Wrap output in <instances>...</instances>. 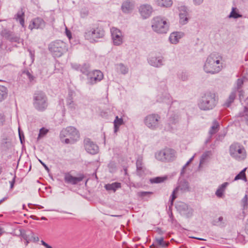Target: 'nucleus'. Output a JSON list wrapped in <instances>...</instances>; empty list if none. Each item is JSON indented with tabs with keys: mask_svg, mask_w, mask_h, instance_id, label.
<instances>
[{
	"mask_svg": "<svg viewBox=\"0 0 248 248\" xmlns=\"http://www.w3.org/2000/svg\"><path fill=\"white\" fill-rule=\"evenodd\" d=\"M239 116L241 117V121L248 125V106L244 107L243 111L239 113Z\"/></svg>",
	"mask_w": 248,
	"mask_h": 248,
	"instance_id": "obj_26",
	"label": "nucleus"
},
{
	"mask_svg": "<svg viewBox=\"0 0 248 248\" xmlns=\"http://www.w3.org/2000/svg\"><path fill=\"white\" fill-rule=\"evenodd\" d=\"M246 169H244L239 174H238L234 178V180L236 181L239 179L244 180L247 181L246 177L245 171Z\"/></svg>",
	"mask_w": 248,
	"mask_h": 248,
	"instance_id": "obj_36",
	"label": "nucleus"
},
{
	"mask_svg": "<svg viewBox=\"0 0 248 248\" xmlns=\"http://www.w3.org/2000/svg\"><path fill=\"white\" fill-rule=\"evenodd\" d=\"M222 58L217 53H212L207 59V62H220Z\"/></svg>",
	"mask_w": 248,
	"mask_h": 248,
	"instance_id": "obj_30",
	"label": "nucleus"
},
{
	"mask_svg": "<svg viewBox=\"0 0 248 248\" xmlns=\"http://www.w3.org/2000/svg\"><path fill=\"white\" fill-rule=\"evenodd\" d=\"M29 50V52H30V54L31 57V61H32V62H33V61H34V58H33V57H34V52H32V51H31V50Z\"/></svg>",
	"mask_w": 248,
	"mask_h": 248,
	"instance_id": "obj_53",
	"label": "nucleus"
},
{
	"mask_svg": "<svg viewBox=\"0 0 248 248\" xmlns=\"http://www.w3.org/2000/svg\"><path fill=\"white\" fill-rule=\"evenodd\" d=\"M160 117L157 114H151L145 117L144 120L145 124L152 129H156L159 125Z\"/></svg>",
	"mask_w": 248,
	"mask_h": 248,
	"instance_id": "obj_9",
	"label": "nucleus"
},
{
	"mask_svg": "<svg viewBox=\"0 0 248 248\" xmlns=\"http://www.w3.org/2000/svg\"><path fill=\"white\" fill-rule=\"evenodd\" d=\"M181 78L183 80H186L187 79V77L185 76V74H184V77H183V76H182Z\"/></svg>",
	"mask_w": 248,
	"mask_h": 248,
	"instance_id": "obj_59",
	"label": "nucleus"
},
{
	"mask_svg": "<svg viewBox=\"0 0 248 248\" xmlns=\"http://www.w3.org/2000/svg\"><path fill=\"white\" fill-rule=\"evenodd\" d=\"M180 22L181 24L184 25L186 24L188 21V14L184 15L183 14H179Z\"/></svg>",
	"mask_w": 248,
	"mask_h": 248,
	"instance_id": "obj_37",
	"label": "nucleus"
},
{
	"mask_svg": "<svg viewBox=\"0 0 248 248\" xmlns=\"http://www.w3.org/2000/svg\"><path fill=\"white\" fill-rule=\"evenodd\" d=\"M73 93L71 92L68 93V95L66 98V106L72 112L75 111L78 108V106L76 103L73 100Z\"/></svg>",
	"mask_w": 248,
	"mask_h": 248,
	"instance_id": "obj_19",
	"label": "nucleus"
},
{
	"mask_svg": "<svg viewBox=\"0 0 248 248\" xmlns=\"http://www.w3.org/2000/svg\"><path fill=\"white\" fill-rule=\"evenodd\" d=\"M134 6L135 4L133 1L126 0L123 3L121 9L124 13H129L134 9Z\"/></svg>",
	"mask_w": 248,
	"mask_h": 248,
	"instance_id": "obj_21",
	"label": "nucleus"
},
{
	"mask_svg": "<svg viewBox=\"0 0 248 248\" xmlns=\"http://www.w3.org/2000/svg\"><path fill=\"white\" fill-rule=\"evenodd\" d=\"M3 229L0 228V236L4 233Z\"/></svg>",
	"mask_w": 248,
	"mask_h": 248,
	"instance_id": "obj_58",
	"label": "nucleus"
},
{
	"mask_svg": "<svg viewBox=\"0 0 248 248\" xmlns=\"http://www.w3.org/2000/svg\"><path fill=\"white\" fill-rule=\"evenodd\" d=\"M84 146L86 151L89 154L94 155L98 152V147L89 138L84 140Z\"/></svg>",
	"mask_w": 248,
	"mask_h": 248,
	"instance_id": "obj_12",
	"label": "nucleus"
},
{
	"mask_svg": "<svg viewBox=\"0 0 248 248\" xmlns=\"http://www.w3.org/2000/svg\"><path fill=\"white\" fill-rule=\"evenodd\" d=\"M228 185V183L225 182L220 185L216 192V195L217 197L221 198L223 196L225 190Z\"/></svg>",
	"mask_w": 248,
	"mask_h": 248,
	"instance_id": "obj_29",
	"label": "nucleus"
},
{
	"mask_svg": "<svg viewBox=\"0 0 248 248\" xmlns=\"http://www.w3.org/2000/svg\"><path fill=\"white\" fill-rule=\"evenodd\" d=\"M8 90L4 86L0 85V102L4 100L7 97Z\"/></svg>",
	"mask_w": 248,
	"mask_h": 248,
	"instance_id": "obj_32",
	"label": "nucleus"
},
{
	"mask_svg": "<svg viewBox=\"0 0 248 248\" xmlns=\"http://www.w3.org/2000/svg\"><path fill=\"white\" fill-rule=\"evenodd\" d=\"M152 194L151 192L140 191L138 193V196L140 197H144Z\"/></svg>",
	"mask_w": 248,
	"mask_h": 248,
	"instance_id": "obj_44",
	"label": "nucleus"
},
{
	"mask_svg": "<svg viewBox=\"0 0 248 248\" xmlns=\"http://www.w3.org/2000/svg\"><path fill=\"white\" fill-rule=\"evenodd\" d=\"M152 65L156 67H160L162 65V63H152Z\"/></svg>",
	"mask_w": 248,
	"mask_h": 248,
	"instance_id": "obj_52",
	"label": "nucleus"
},
{
	"mask_svg": "<svg viewBox=\"0 0 248 248\" xmlns=\"http://www.w3.org/2000/svg\"><path fill=\"white\" fill-rule=\"evenodd\" d=\"M23 73L27 75L30 81L34 80V77L30 73L29 71H24Z\"/></svg>",
	"mask_w": 248,
	"mask_h": 248,
	"instance_id": "obj_45",
	"label": "nucleus"
},
{
	"mask_svg": "<svg viewBox=\"0 0 248 248\" xmlns=\"http://www.w3.org/2000/svg\"><path fill=\"white\" fill-rule=\"evenodd\" d=\"M218 128L219 124L217 121L215 120L213 122V125L212 126L211 129L209 131L210 134L211 135H213L216 133L218 130Z\"/></svg>",
	"mask_w": 248,
	"mask_h": 248,
	"instance_id": "obj_34",
	"label": "nucleus"
},
{
	"mask_svg": "<svg viewBox=\"0 0 248 248\" xmlns=\"http://www.w3.org/2000/svg\"><path fill=\"white\" fill-rule=\"evenodd\" d=\"M169 244V242H166L164 241L163 237H159L155 238V244H153L151 247H154L155 245H156L162 248H166L168 246Z\"/></svg>",
	"mask_w": 248,
	"mask_h": 248,
	"instance_id": "obj_31",
	"label": "nucleus"
},
{
	"mask_svg": "<svg viewBox=\"0 0 248 248\" xmlns=\"http://www.w3.org/2000/svg\"><path fill=\"white\" fill-rule=\"evenodd\" d=\"M167 176H164V177H157L154 178H153L151 179V182L152 183H160L161 182H163L166 180H167Z\"/></svg>",
	"mask_w": 248,
	"mask_h": 248,
	"instance_id": "obj_38",
	"label": "nucleus"
},
{
	"mask_svg": "<svg viewBox=\"0 0 248 248\" xmlns=\"http://www.w3.org/2000/svg\"><path fill=\"white\" fill-rule=\"evenodd\" d=\"M176 207L177 211H179L182 216L189 217L193 215V209L184 202H178Z\"/></svg>",
	"mask_w": 248,
	"mask_h": 248,
	"instance_id": "obj_11",
	"label": "nucleus"
},
{
	"mask_svg": "<svg viewBox=\"0 0 248 248\" xmlns=\"http://www.w3.org/2000/svg\"><path fill=\"white\" fill-rule=\"evenodd\" d=\"M10 41L12 42H16L17 43H21L22 40L19 37L14 34V36H12L10 38Z\"/></svg>",
	"mask_w": 248,
	"mask_h": 248,
	"instance_id": "obj_42",
	"label": "nucleus"
},
{
	"mask_svg": "<svg viewBox=\"0 0 248 248\" xmlns=\"http://www.w3.org/2000/svg\"><path fill=\"white\" fill-rule=\"evenodd\" d=\"M143 157L142 156H139L136 161L137 173L140 176L143 175L145 168L142 163Z\"/></svg>",
	"mask_w": 248,
	"mask_h": 248,
	"instance_id": "obj_22",
	"label": "nucleus"
},
{
	"mask_svg": "<svg viewBox=\"0 0 248 248\" xmlns=\"http://www.w3.org/2000/svg\"><path fill=\"white\" fill-rule=\"evenodd\" d=\"M104 35V31L103 28L96 26L87 28L84 33L85 38L91 42L95 41Z\"/></svg>",
	"mask_w": 248,
	"mask_h": 248,
	"instance_id": "obj_4",
	"label": "nucleus"
},
{
	"mask_svg": "<svg viewBox=\"0 0 248 248\" xmlns=\"http://www.w3.org/2000/svg\"><path fill=\"white\" fill-rule=\"evenodd\" d=\"M222 68V63H205L204 65V70L207 73H218Z\"/></svg>",
	"mask_w": 248,
	"mask_h": 248,
	"instance_id": "obj_13",
	"label": "nucleus"
},
{
	"mask_svg": "<svg viewBox=\"0 0 248 248\" xmlns=\"http://www.w3.org/2000/svg\"><path fill=\"white\" fill-rule=\"evenodd\" d=\"M190 163V162H189L188 161L187 162V163L185 165V166L183 167V169H182V172H184V171H185V169L186 168V167L187 166H188L189 165V164Z\"/></svg>",
	"mask_w": 248,
	"mask_h": 248,
	"instance_id": "obj_56",
	"label": "nucleus"
},
{
	"mask_svg": "<svg viewBox=\"0 0 248 248\" xmlns=\"http://www.w3.org/2000/svg\"><path fill=\"white\" fill-rule=\"evenodd\" d=\"M72 67L77 71H79L82 73L88 75L89 70V65L87 63H73Z\"/></svg>",
	"mask_w": 248,
	"mask_h": 248,
	"instance_id": "obj_18",
	"label": "nucleus"
},
{
	"mask_svg": "<svg viewBox=\"0 0 248 248\" xmlns=\"http://www.w3.org/2000/svg\"><path fill=\"white\" fill-rule=\"evenodd\" d=\"M241 16H242L237 13V9L236 8L233 7L232 8V12L229 15V17L237 18Z\"/></svg>",
	"mask_w": 248,
	"mask_h": 248,
	"instance_id": "obj_40",
	"label": "nucleus"
},
{
	"mask_svg": "<svg viewBox=\"0 0 248 248\" xmlns=\"http://www.w3.org/2000/svg\"><path fill=\"white\" fill-rule=\"evenodd\" d=\"M208 156L207 153H204L203 154L201 157V160H200V164H202L204 160L206 159V158Z\"/></svg>",
	"mask_w": 248,
	"mask_h": 248,
	"instance_id": "obj_49",
	"label": "nucleus"
},
{
	"mask_svg": "<svg viewBox=\"0 0 248 248\" xmlns=\"http://www.w3.org/2000/svg\"><path fill=\"white\" fill-rule=\"evenodd\" d=\"M1 34L3 37L9 40L12 36H14V34L13 32L7 30L2 31Z\"/></svg>",
	"mask_w": 248,
	"mask_h": 248,
	"instance_id": "obj_35",
	"label": "nucleus"
},
{
	"mask_svg": "<svg viewBox=\"0 0 248 248\" xmlns=\"http://www.w3.org/2000/svg\"><path fill=\"white\" fill-rule=\"evenodd\" d=\"M33 104L37 110L40 111L45 110L47 107V97L45 94L42 92L35 93Z\"/></svg>",
	"mask_w": 248,
	"mask_h": 248,
	"instance_id": "obj_7",
	"label": "nucleus"
},
{
	"mask_svg": "<svg viewBox=\"0 0 248 248\" xmlns=\"http://www.w3.org/2000/svg\"><path fill=\"white\" fill-rule=\"evenodd\" d=\"M157 159L165 162H171L176 158V152L170 148H165L155 155Z\"/></svg>",
	"mask_w": 248,
	"mask_h": 248,
	"instance_id": "obj_8",
	"label": "nucleus"
},
{
	"mask_svg": "<svg viewBox=\"0 0 248 248\" xmlns=\"http://www.w3.org/2000/svg\"><path fill=\"white\" fill-rule=\"evenodd\" d=\"M7 199V198H4L3 199L1 200L0 201V204L3 201H4L5 200Z\"/></svg>",
	"mask_w": 248,
	"mask_h": 248,
	"instance_id": "obj_62",
	"label": "nucleus"
},
{
	"mask_svg": "<svg viewBox=\"0 0 248 248\" xmlns=\"http://www.w3.org/2000/svg\"><path fill=\"white\" fill-rule=\"evenodd\" d=\"M179 14H183L184 15L188 14L186 10V8L185 6H181L179 8Z\"/></svg>",
	"mask_w": 248,
	"mask_h": 248,
	"instance_id": "obj_48",
	"label": "nucleus"
},
{
	"mask_svg": "<svg viewBox=\"0 0 248 248\" xmlns=\"http://www.w3.org/2000/svg\"><path fill=\"white\" fill-rule=\"evenodd\" d=\"M46 26V23L44 20L40 17H37L33 19L29 26V28L31 30L33 29H43Z\"/></svg>",
	"mask_w": 248,
	"mask_h": 248,
	"instance_id": "obj_17",
	"label": "nucleus"
},
{
	"mask_svg": "<svg viewBox=\"0 0 248 248\" xmlns=\"http://www.w3.org/2000/svg\"><path fill=\"white\" fill-rule=\"evenodd\" d=\"M179 116L177 114H174L173 116H171L170 118V124H173L178 122Z\"/></svg>",
	"mask_w": 248,
	"mask_h": 248,
	"instance_id": "obj_43",
	"label": "nucleus"
},
{
	"mask_svg": "<svg viewBox=\"0 0 248 248\" xmlns=\"http://www.w3.org/2000/svg\"><path fill=\"white\" fill-rule=\"evenodd\" d=\"M156 4L162 7H170L172 4V0H155Z\"/></svg>",
	"mask_w": 248,
	"mask_h": 248,
	"instance_id": "obj_28",
	"label": "nucleus"
},
{
	"mask_svg": "<svg viewBox=\"0 0 248 248\" xmlns=\"http://www.w3.org/2000/svg\"><path fill=\"white\" fill-rule=\"evenodd\" d=\"M116 68L118 71L121 72L123 74H126L128 71V69L123 63L117 64Z\"/></svg>",
	"mask_w": 248,
	"mask_h": 248,
	"instance_id": "obj_39",
	"label": "nucleus"
},
{
	"mask_svg": "<svg viewBox=\"0 0 248 248\" xmlns=\"http://www.w3.org/2000/svg\"><path fill=\"white\" fill-rule=\"evenodd\" d=\"M139 12L143 18H148L153 12V8L149 4H143L139 8Z\"/></svg>",
	"mask_w": 248,
	"mask_h": 248,
	"instance_id": "obj_16",
	"label": "nucleus"
},
{
	"mask_svg": "<svg viewBox=\"0 0 248 248\" xmlns=\"http://www.w3.org/2000/svg\"><path fill=\"white\" fill-rule=\"evenodd\" d=\"M114 124V132L117 134V132L119 130L120 126L123 125L124 123L122 118H120L118 116H116L113 122Z\"/></svg>",
	"mask_w": 248,
	"mask_h": 248,
	"instance_id": "obj_24",
	"label": "nucleus"
},
{
	"mask_svg": "<svg viewBox=\"0 0 248 248\" xmlns=\"http://www.w3.org/2000/svg\"><path fill=\"white\" fill-rule=\"evenodd\" d=\"M156 231L160 235H162L164 233L163 231L160 228H157Z\"/></svg>",
	"mask_w": 248,
	"mask_h": 248,
	"instance_id": "obj_54",
	"label": "nucleus"
},
{
	"mask_svg": "<svg viewBox=\"0 0 248 248\" xmlns=\"http://www.w3.org/2000/svg\"><path fill=\"white\" fill-rule=\"evenodd\" d=\"M88 77L89 82L93 85L101 80L103 78V75L99 70H94L89 73Z\"/></svg>",
	"mask_w": 248,
	"mask_h": 248,
	"instance_id": "obj_15",
	"label": "nucleus"
},
{
	"mask_svg": "<svg viewBox=\"0 0 248 248\" xmlns=\"http://www.w3.org/2000/svg\"><path fill=\"white\" fill-rule=\"evenodd\" d=\"M239 92L240 100H241L242 99V97H243L244 92L242 90H240V91H239Z\"/></svg>",
	"mask_w": 248,
	"mask_h": 248,
	"instance_id": "obj_57",
	"label": "nucleus"
},
{
	"mask_svg": "<svg viewBox=\"0 0 248 248\" xmlns=\"http://www.w3.org/2000/svg\"><path fill=\"white\" fill-rule=\"evenodd\" d=\"M183 36V33L182 32H174L170 34L169 39L171 43L176 44Z\"/></svg>",
	"mask_w": 248,
	"mask_h": 248,
	"instance_id": "obj_23",
	"label": "nucleus"
},
{
	"mask_svg": "<svg viewBox=\"0 0 248 248\" xmlns=\"http://www.w3.org/2000/svg\"><path fill=\"white\" fill-rule=\"evenodd\" d=\"M245 79V77L238 78L236 82V88L234 90H236V91L240 90L242 88Z\"/></svg>",
	"mask_w": 248,
	"mask_h": 248,
	"instance_id": "obj_41",
	"label": "nucleus"
},
{
	"mask_svg": "<svg viewBox=\"0 0 248 248\" xmlns=\"http://www.w3.org/2000/svg\"><path fill=\"white\" fill-rule=\"evenodd\" d=\"M24 13L23 12L22 10L18 11L16 16V19L19 20L22 27H24Z\"/></svg>",
	"mask_w": 248,
	"mask_h": 248,
	"instance_id": "obj_33",
	"label": "nucleus"
},
{
	"mask_svg": "<svg viewBox=\"0 0 248 248\" xmlns=\"http://www.w3.org/2000/svg\"><path fill=\"white\" fill-rule=\"evenodd\" d=\"M230 154L232 157L238 161L243 160L247 157L245 148L238 143H234L230 146Z\"/></svg>",
	"mask_w": 248,
	"mask_h": 248,
	"instance_id": "obj_5",
	"label": "nucleus"
},
{
	"mask_svg": "<svg viewBox=\"0 0 248 248\" xmlns=\"http://www.w3.org/2000/svg\"><path fill=\"white\" fill-rule=\"evenodd\" d=\"M194 156L195 155H193L189 160L188 161L190 162V163L193 161L194 158Z\"/></svg>",
	"mask_w": 248,
	"mask_h": 248,
	"instance_id": "obj_61",
	"label": "nucleus"
},
{
	"mask_svg": "<svg viewBox=\"0 0 248 248\" xmlns=\"http://www.w3.org/2000/svg\"><path fill=\"white\" fill-rule=\"evenodd\" d=\"M236 90H234L231 92V93L229 95L228 98L227 99L226 102L224 104V105L226 107H229L231 105V104L234 101L236 96Z\"/></svg>",
	"mask_w": 248,
	"mask_h": 248,
	"instance_id": "obj_27",
	"label": "nucleus"
},
{
	"mask_svg": "<svg viewBox=\"0 0 248 248\" xmlns=\"http://www.w3.org/2000/svg\"><path fill=\"white\" fill-rule=\"evenodd\" d=\"M47 132H48L47 130H46L45 128H41L40 130L38 138H40V137L44 136L45 135H46L47 133Z\"/></svg>",
	"mask_w": 248,
	"mask_h": 248,
	"instance_id": "obj_46",
	"label": "nucleus"
},
{
	"mask_svg": "<svg viewBox=\"0 0 248 248\" xmlns=\"http://www.w3.org/2000/svg\"><path fill=\"white\" fill-rule=\"evenodd\" d=\"M112 39L114 45L119 46L123 43V36L120 30L113 27L111 29Z\"/></svg>",
	"mask_w": 248,
	"mask_h": 248,
	"instance_id": "obj_14",
	"label": "nucleus"
},
{
	"mask_svg": "<svg viewBox=\"0 0 248 248\" xmlns=\"http://www.w3.org/2000/svg\"><path fill=\"white\" fill-rule=\"evenodd\" d=\"M152 30L159 34L166 33L169 29V20L165 17L157 16L151 21Z\"/></svg>",
	"mask_w": 248,
	"mask_h": 248,
	"instance_id": "obj_1",
	"label": "nucleus"
},
{
	"mask_svg": "<svg viewBox=\"0 0 248 248\" xmlns=\"http://www.w3.org/2000/svg\"><path fill=\"white\" fill-rule=\"evenodd\" d=\"M2 170H3L2 167L0 166V174L2 173Z\"/></svg>",
	"mask_w": 248,
	"mask_h": 248,
	"instance_id": "obj_64",
	"label": "nucleus"
},
{
	"mask_svg": "<svg viewBox=\"0 0 248 248\" xmlns=\"http://www.w3.org/2000/svg\"><path fill=\"white\" fill-rule=\"evenodd\" d=\"M15 183V181L14 180H13L11 182V188H13V186H14V184Z\"/></svg>",
	"mask_w": 248,
	"mask_h": 248,
	"instance_id": "obj_60",
	"label": "nucleus"
},
{
	"mask_svg": "<svg viewBox=\"0 0 248 248\" xmlns=\"http://www.w3.org/2000/svg\"><path fill=\"white\" fill-rule=\"evenodd\" d=\"M222 220H223V217H220L218 218V221H221Z\"/></svg>",
	"mask_w": 248,
	"mask_h": 248,
	"instance_id": "obj_63",
	"label": "nucleus"
},
{
	"mask_svg": "<svg viewBox=\"0 0 248 248\" xmlns=\"http://www.w3.org/2000/svg\"><path fill=\"white\" fill-rule=\"evenodd\" d=\"M121 187V184L120 183L114 182L112 184H108L105 186V187L106 190L108 191H112L114 192L116 190Z\"/></svg>",
	"mask_w": 248,
	"mask_h": 248,
	"instance_id": "obj_25",
	"label": "nucleus"
},
{
	"mask_svg": "<svg viewBox=\"0 0 248 248\" xmlns=\"http://www.w3.org/2000/svg\"><path fill=\"white\" fill-rule=\"evenodd\" d=\"M60 136L62 142L72 144L79 139L80 135L76 128L69 126L61 131Z\"/></svg>",
	"mask_w": 248,
	"mask_h": 248,
	"instance_id": "obj_2",
	"label": "nucleus"
},
{
	"mask_svg": "<svg viewBox=\"0 0 248 248\" xmlns=\"http://www.w3.org/2000/svg\"><path fill=\"white\" fill-rule=\"evenodd\" d=\"M49 50L54 57H60L67 51V46L64 42L58 40L49 44Z\"/></svg>",
	"mask_w": 248,
	"mask_h": 248,
	"instance_id": "obj_6",
	"label": "nucleus"
},
{
	"mask_svg": "<svg viewBox=\"0 0 248 248\" xmlns=\"http://www.w3.org/2000/svg\"><path fill=\"white\" fill-rule=\"evenodd\" d=\"M217 101V96L215 93H206L202 97L199 106L200 108L203 110L211 109L216 106Z\"/></svg>",
	"mask_w": 248,
	"mask_h": 248,
	"instance_id": "obj_3",
	"label": "nucleus"
},
{
	"mask_svg": "<svg viewBox=\"0 0 248 248\" xmlns=\"http://www.w3.org/2000/svg\"><path fill=\"white\" fill-rule=\"evenodd\" d=\"M190 190L189 184L187 182L184 181L180 183L179 186L176 187L173 191L171 196V198L169 201L170 205H172L173 202L177 198V194L179 190H181L182 192L189 191Z\"/></svg>",
	"mask_w": 248,
	"mask_h": 248,
	"instance_id": "obj_10",
	"label": "nucleus"
},
{
	"mask_svg": "<svg viewBox=\"0 0 248 248\" xmlns=\"http://www.w3.org/2000/svg\"><path fill=\"white\" fill-rule=\"evenodd\" d=\"M83 179V176L74 177L69 173L65 174L64 176L65 182L68 184L75 185L81 181Z\"/></svg>",
	"mask_w": 248,
	"mask_h": 248,
	"instance_id": "obj_20",
	"label": "nucleus"
},
{
	"mask_svg": "<svg viewBox=\"0 0 248 248\" xmlns=\"http://www.w3.org/2000/svg\"><path fill=\"white\" fill-rule=\"evenodd\" d=\"M41 242L42 245L45 247L46 248H53L51 246L48 245L43 240H42Z\"/></svg>",
	"mask_w": 248,
	"mask_h": 248,
	"instance_id": "obj_50",
	"label": "nucleus"
},
{
	"mask_svg": "<svg viewBox=\"0 0 248 248\" xmlns=\"http://www.w3.org/2000/svg\"><path fill=\"white\" fill-rule=\"evenodd\" d=\"M193 0L194 3L195 4L200 5L203 2V0Z\"/></svg>",
	"mask_w": 248,
	"mask_h": 248,
	"instance_id": "obj_51",
	"label": "nucleus"
},
{
	"mask_svg": "<svg viewBox=\"0 0 248 248\" xmlns=\"http://www.w3.org/2000/svg\"><path fill=\"white\" fill-rule=\"evenodd\" d=\"M39 162L41 163V164L45 167V169L47 170H49V169L47 167V166L44 163H43L41 160H39Z\"/></svg>",
	"mask_w": 248,
	"mask_h": 248,
	"instance_id": "obj_55",
	"label": "nucleus"
},
{
	"mask_svg": "<svg viewBox=\"0 0 248 248\" xmlns=\"http://www.w3.org/2000/svg\"><path fill=\"white\" fill-rule=\"evenodd\" d=\"M242 203L244 208H245L248 205V196L247 195L245 196V197L242 200Z\"/></svg>",
	"mask_w": 248,
	"mask_h": 248,
	"instance_id": "obj_47",
	"label": "nucleus"
}]
</instances>
